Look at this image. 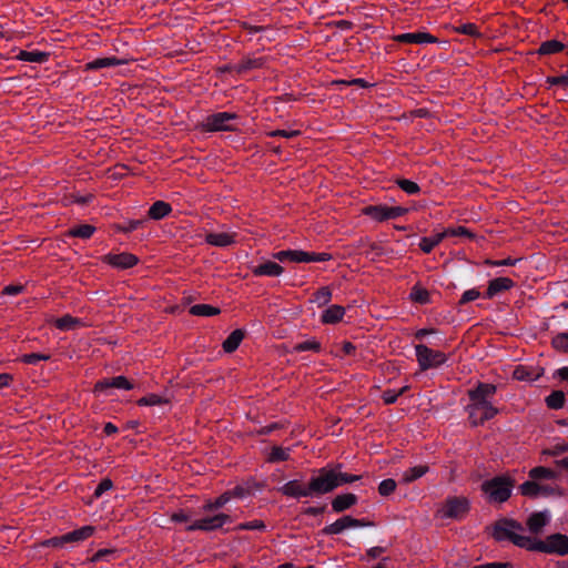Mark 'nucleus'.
Segmentation results:
<instances>
[{"mask_svg":"<svg viewBox=\"0 0 568 568\" xmlns=\"http://www.w3.org/2000/svg\"><path fill=\"white\" fill-rule=\"evenodd\" d=\"M496 393V386L488 383H479L476 388L468 392L469 404L466 406L469 422L473 426L484 424L498 413L491 398Z\"/></svg>","mask_w":568,"mask_h":568,"instance_id":"nucleus-1","label":"nucleus"},{"mask_svg":"<svg viewBox=\"0 0 568 568\" xmlns=\"http://www.w3.org/2000/svg\"><path fill=\"white\" fill-rule=\"evenodd\" d=\"M341 465L334 468H321L316 475L312 476L310 484L313 495H324L335 488L354 483L361 479L359 475H349L341 470Z\"/></svg>","mask_w":568,"mask_h":568,"instance_id":"nucleus-2","label":"nucleus"},{"mask_svg":"<svg viewBox=\"0 0 568 568\" xmlns=\"http://www.w3.org/2000/svg\"><path fill=\"white\" fill-rule=\"evenodd\" d=\"M523 531V526L517 521L503 519L494 526L493 537L497 541L509 540L520 548L531 550L535 538L524 535Z\"/></svg>","mask_w":568,"mask_h":568,"instance_id":"nucleus-3","label":"nucleus"},{"mask_svg":"<svg viewBox=\"0 0 568 568\" xmlns=\"http://www.w3.org/2000/svg\"><path fill=\"white\" fill-rule=\"evenodd\" d=\"M481 489L490 503H505L511 495L513 481L504 476L485 480Z\"/></svg>","mask_w":568,"mask_h":568,"instance_id":"nucleus-4","label":"nucleus"},{"mask_svg":"<svg viewBox=\"0 0 568 568\" xmlns=\"http://www.w3.org/2000/svg\"><path fill=\"white\" fill-rule=\"evenodd\" d=\"M232 523V517L224 513H204V516L193 520L186 526L187 531L201 530L205 532L219 530L225 524Z\"/></svg>","mask_w":568,"mask_h":568,"instance_id":"nucleus-5","label":"nucleus"},{"mask_svg":"<svg viewBox=\"0 0 568 568\" xmlns=\"http://www.w3.org/2000/svg\"><path fill=\"white\" fill-rule=\"evenodd\" d=\"M531 551H541L546 554L568 555V536L562 534H552L546 540L534 539Z\"/></svg>","mask_w":568,"mask_h":568,"instance_id":"nucleus-6","label":"nucleus"},{"mask_svg":"<svg viewBox=\"0 0 568 568\" xmlns=\"http://www.w3.org/2000/svg\"><path fill=\"white\" fill-rule=\"evenodd\" d=\"M415 355L422 371L437 368L447 362L445 353L432 349L424 344L415 346Z\"/></svg>","mask_w":568,"mask_h":568,"instance_id":"nucleus-7","label":"nucleus"},{"mask_svg":"<svg viewBox=\"0 0 568 568\" xmlns=\"http://www.w3.org/2000/svg\"><path fill=\"white\" fill-rule=\"evenodd\" d=\"M519 490L527 497H548L560 495L559 486L552 481H538V479H530L519 486Z\"/></svg>","mask_w":568,"mask_h":568,"instance_id":"nucleus-8","label":"nucleus"},{"mask_svg":"<svg viewBox=\"0 0 568 568\" xmlns=\"http://www.w3.org/2000/svg\"><path fill=\"white\" fill-rule=\"evenodd\" d=\"M469 510L466 497H448L437 514L442 519H462Z\"/></svg>","mask_w":568,"mask_h":568,"instance_id":"nucleus-9","label":"nucleus"},{"mask_svg":"<svg viewBox=\"0 0 568 568\" xmlns=\"http://www.w3.org/2000/svg\"><path fill=\"white\" fill-rule=\"evenodd\" d=\"M408 212L403 206H388L386 204L368 205L363 209V214L376 222L397 219Z\"/></svg>","mask_w":568,"mask_h":568,"instance_id":"nucleus-10","label":"nucleus"},{"mask_svg":"<svg viewBox=\"0 0 568 568\" xmlns=\"http://www.w3.org/2000/svg\"><path fill=\"white\" fill-rule=\"evenodd\" d=\"M235 113L217 112L207 115L202 122V129L206 132L231 131L234 129Z\"/></svg>","mask_w":568,"mask_h":568,"instance_id":"nucleus-11","label":"nucleus"},{"mask_svg":"<svg viewBox=\"0 0 568 568\" xmlns=\"http://www.w3.org/2000/svg\"><path fill=\"white\" fill-rule=\"evenodd\" d=\"M123 389L130 390L133 388V384L124 376H115L112 378H104L95 383L93 392L98 395L108 396L111 394V389Z\"/></svg>","mask_w":568,"mask_h":568,"instance_id":"nucleus-12","label":"nucleus"},{"mask_svg":"<svg viewBox=\"0 0 568 568\" xmlns=\"http://www.w3.org/2000/svg\"><path fill=\"white\" fill-rule=\"evenodd\" d=\"M94 532V527L92 526H83L79 529H75L73 531L67 532L62 535L61 537L53 538L50 540V544L53 546H61L67 542H80L89 537H91Z\"/></svg>","mask_w":568,"mask_h":568,"instance_id":"nucleus-13","label":"nucleus"},{"mask_svg":"<svg viewBox=\"0 0 568 568\" xmlns=\"http://www.w3.org/2000/svg\"><path fill=\"white\" fill-rule=\"evenodd\" d=\"M368 524H366L359 519H355L351 516H344V517L335 520L331 525L326 526L324 528V532L327 535H339L346 529L365 527Z\"/></svg>","mask_w":568,"mask_h":568,"instance_id":"nucleus-14","label":"nucleus"},{"mask_svg":"<svg viewBox=\"0 0 568 568\" xmlns=\"http://www.w3.org/2000/svg\"><path fill=\"white\" fill-rule=\"evenodd\" d=\"M103 261L112 267L126 270L136 265L139 258L131 253L123 252L119 254H108L104 256Z\"/></svg>","mask_w":568,"mask_h":568,"instance_id":"nucleus-15","label":"nucleus"},{"mask_svg":"<svg viewBox=\"0 0 568 568\" xmlns=\"http://www.w3.org/2000/svg\"><path fill=\"white\" fill-rule=\"evenodd\" d=\"M280 491L292 498H302V497H311L313 496V491L311 490V484L308 486H303L298 480L293 479L285 483Z\"/></svg>","mask_w":568,"mask_h":568,"instance_id":"nucleus-16","label":"nucleus"},{"mask_svg":"<svg viewBox=\"0 0 568 568\" xmlns=\"http://www.w3.org/2000/svg\"><path fill=\"white\" fill-rule=\"evenodd\" d=\"M396 42L400 43H415V44H428L437 42V39L428 32H407L400 33L394 37Z\"/></svg>","mask_w":568,"mask_h":568,"instance_id":"nucleus-17","label":"nucleus"},{"mask_svg":"<svg viewBox=\"0 0 568 568\" xmlns=\"http://www.w3.org/2000/svg\"><path fill=\"white\" fill-rule=\"evenodd\" d=\"M236 233L220 231L211 232L205 235V242L217 247H226L235 243Z\"/></svg>","mask_w":568,"mask_h":568,"instance_id":"nucleus-18","label":"nucleus"},{"mask_svg":"<svg viewBox=\"0 0 568 568\" xmlns=\"http://www.w3.org/2000/svg\"><path fill=\"white\" fill-rule=\"evenodd\" d=\"M551 515L548 510L531 514L527 519V527L530 532L539 534L550 523Z\"/></svg>","mask_w":568,"mask_h":568,"instance_id":"nucleus-19","label":"nucleus"},{"mask_svg":"<svg viewBox=\"0 0 568 568\" xmlns=\"http://www.w3.org/2000/svg\"><path fill=\"white\" fill-rule=\"evenodd\" d=\"M284 268L275 261H264L260 265L252 268L255 276L278 277L283 274Z\"/></svg>","mask_w":568,"mask_h":568,"instance_id":"nucleus-20","label":"nucleus"},{"mask_svg":"<svg viewBox=\"0 0 568 568\" xmlns=\"http://www.w3.org/2000/svg\"><path fill=\"white\" fill-rule=\"evenodd\" d=\"M514 285H515L514 281L509 277L494 278L488 283V287H487L485 295L487 298H493L500 292L508 291V290L513 288Z\"/></svg>","mask_w":568,"mask_h":568,"instance_id":"nucleus-21","label":"nucleus"},{"mask_svg":"<svg viewBox=\"0 0 568 568\" xmlns=\"http://www.w3.org/2000/svg\"><path fill=\"white\" fill-rule=\"evenodd\" d=\"M429 470V467L427 465H417L414 467H410L399 475V483L402 484H410L424 475H426Z\"/></svg>","mask_w":568,"mask_h":568,"instance_id":"nucleus-22","label":"nucleus"},{"mask_svg":"<svg viewBox=\"0 0 568 568\" xmlns=\"http://www.w3.org/2000/svg\"><path fill=\"white\" fill-rule=\"evenodd\" d=\"M357 503V497L354 494L337 495L332 501V508L335 513H342Z\"/></svg>","mask_w":568,"mask_h":568,"instance_id":"nucleus-23","label":"nucleus"},{"mask_svg":"<svg viewBox=\"0 0 568 568\" xmlns=\"http://www.w3.org/2000/svg\"><path fill=\"white\" fill-rule=\"evenodd\" d=\"M558 476L559 474L556 470L542 466L535 467L529 471V478L535 480L538 479V481L556 483Z\"/></svg>","mask_w":568,"mask_h":568,"instance_id":"nucleus-24","label":"nucleus"},{"mask_svg":"<svg viewBox=\"0 0 568 568\" xmlns=\"http://www.w3.org/2000/svg\"><path fill=\"white\" fill-rule=\"evenodd\" d=\"M345 315V308L341 305H331L328 306L321 316V321L324 324H336Z\"/></svg>","mask_w":568,"mask_h":568,"instance_id":"nucleus-25","label":"nucleus"},{"mask_svg":"<svg viewBox=\"0 0 568 568\" xmlns=\"http://www.w3.org/2000/svg\"><path fill=\"white\" fill-rule=\"evenodd\" d=\"M305 251L302 250H283L273 253V258L278 262L291 261L294 263H304Z\"/></svg>","mask_w":568,"mask_h":568,"instance_id":"nucleus-26","label":"nucleus"},{"mask_svg":"<svg viewBox=\"0 0 568 568\" xmlns=\"http://www.w3.org/2000/svg\"><path fill=\"white\" fill-rule=\"evenodd\" d=\"M122 64V61L115 57L97 58L85 64L87 70H100Z\"/></svg>","mask_w":568,"mask_h":568,"instance_id":"nucleus-27","label":"nucleus"},{"mask_svg":"<svg viewBox=\"0 0 568 568\" xmlns=\"http://www.w3.org/2000/svg\"><path fill=\"white\" fill-rule=\"evenodd\" d=\"M232 500V497L227 491L223 493L222 495H220L217 498H215L214 500H207L203 506H202V511L203 513H214L215 510L222 508L223 506H225L227 503H230Z\"/></svg>","mask_w":568,"mask_h":568,"instance_id":"nucleus-28","label":"nucleus"},{"mask_svg":"<svg viewBox=\"0 0 568 568\" xmlns=\"http://www.w3.org/2000/svg\"><path fill=\"white\" fill-rule=\"evenodd\" d=\"M445 237L444 231L437 232L430 236H425L419 242V247L424 253H430Z\"/></svg>","mask_w":568,"mask_h":568,"instance_id":"nucleus-29","label":"nucleus"},{"mask_svg":"<svg viewBox=\"0 0 568 568\" xmlns=\"http://www.w3.org/2000/svg\"><path fill=\"white\" fill-rule=\"evenodd\" d=\"M171 206L164 201L154 202L149 209V216L153 220H161L170 214Z\"/></svg>","mask_w":568,"mask_h":568,"instance_id":"nucleus-30","label":"nucleus"},{"mask_svg":"<svg viewBox=\"0 0 568 568\" xmlns=\"http://www.w3.org/2000/svg\"><path fill=\"white\" fill-rule=\"evenodd\" d=\"M54 325L57 328L63 332L73 331L77 327L82 325L81 320L73 317L71 315H64L54 321Z\"/></svg>","mask_w":568,"mask_h":568,"instance_id":"nucleus-31","label":"nucleus"},{"mask_svg":"<svg viewBox=\"0 0 568 568\" xmlns=\"http://www.w3.org/2000/svg\"><path fill=\"white\" fill-rule=\"evenodd\" d=\"M244 334L241 329L233 331L227 338L223 342V349L226 353L234 352L241 344Z\"/></svg>","mask_w":568,"mask_h":568,"instance_id":"nucleus-32","label":"nucleus"},{"mask_svg":"<svg viewBox=\"0 0 568 568\" xmlns=\"http://www.w3.org/2000/svg\"><path fill=\"white\" fill-rule=\"evenodd\" d=\"M170 399L158 394H148L138 400L140 406H163L169 405Z\"/></svg>","mask_w":568,"mask_h":568,"instance_id":"nucleus-33","label":"nucleus"},{"mask_svg":"<svg viewBox=\"0 0 568 568\" xmlns=\"http://www.w3.org/2000/svg\"><path fill=\"white\" fill-rule=\"evenodd\" d=\"M190 313L195 316H214L220 314V308L209 304H195L191 306Z\"/></svg>","mask_w":568,"mask_h":568,"instance_id":"nucleus-34","label":"nucleus"},{"mask_svg":"<svg viewBox=\"0 0 568 568\" xmlns=\"http://www.w3.org/2000/svg\"><path fill=\"white\" fill-rule=\"evenodd\" d=\"M546 404L551 409H560L565 405V394L561 390H554L546 397Z\"/></svg>","mask_w":568,"mask_h":568,"instance_id":"nucleus-35","label":"nucleus"},{"mask_svg":"<svg viewBox=\"0 0 568 568\" xmlns=\"http://www.w3.org/2000/svg\"><path fill=\"white\" fill-rule=\"evenodd\" d=\"M454 31L460 34L470 36L473 38H480L481 32L475 23H462L454 27Z\"/></svg>","mask_w":568,"mask_h":568,"instance_id":"nucleus-36","label":"nucleus"},{"mask_svg":"<svg viewBox=\"0 0 568 568\" xmlns=\"http://www.w3.org/2000/svg\"><path fill=\"white\" fill-rule=\"evenodd\" d=\"M551 344L556 351L568 353V332H561L555 335Z\"/></svg>","mask_w":568,"mask_h":568,"instance_id":"nucleus-37","label":"nucleus"},{"mask_svg":"<svg viewBox=\"0 0 568 568\" xmlns=\"http://www.w3.org/2000/svg\"><path fill=\"white\" fill-rule=\"evenodd\" d=\"M95 227L90 224H82L70 230V235L81 239H89L94 233Z\"/></svg>","mask_w":568,"mask_h":568,"instance_id":"nucleus-38","label":"nucleus"},{"mask_svg":"<svg viewBox=\"0 0 568 568\" xmlns=\"http://www.w3.org/2000/svg\"><path fill=\"white\" fill-rule=\"evenodd\" d=\"M332 300V292L328 287H322L317 292L313 294L312 302L316 303L318 306H324L329 303Z\"/></svg>","mask_w":568,"mask_h":568,"instance_id":"nucleus-39","label":"nucleus"},{"mask_svg":"<svg viewBox=\"0 0 568 568\" xmlns=\"http://www.w3.org/2000/svg\"><path fill=\"white\" fill-rule=\"evenodd\" d=\"M564 49V44L556 40H549L546 42H542L539 47V53L540 54H552L560 52Z\"/></svg>","mask_w":568,"mask_h":568,"instance_id":"nucleus-40","label":"nucleus"},{"mask_svg":"<svg viewBox=\"0 0 568 568\" xmlns=\"http://www.w3.org/2000/svg\"><path fill=\"white\" fill-rule=\"evenodd\" d=\"M290 453H291L290 448H283L280 446H275L272 448V450L270 453L268 460L272 463L287 460L290 458Z\"/></svg>","mask_w":568,"mask_h":568,"instance_id":"nucleus-41","label":"nucleus"},{"mask_svg":"<svg viewBox=\"0 0 568 568\" xmlns=\"http://www.w3.org/2000/svg\"><path fill=\"white\" fill-rule=\"evenodd\" d=\"M410 298L419 304H426L429 302V293L423 287L414 286L410 292Z\"/></svg>","mask_w":568,"mask_h":568,"instance_id":"nucleus-42","label":"nucleus"},{"mask_svg":"<svg viewBox=\"0 0 568 568\" xmlns=\"http://www.w3.org/2000/svg\"><path fill=\"white\" fill-rule=\"evenodd\" d=\"M295 352H320L321 351V344L316 339H307L304 342H301L294 346Z\"/></svg>","mask_w":568,"mask_h":568,"instance_id":"nucleus-43","label":"nucleus"},{"mask_svg":"<svg viewBox=\"0 0 568 568\" xmlns=\"http://www.w3.org/2000/svg\"><path fill=\"white\" fill-rule=\"evenodd\" d=\"M18 58L28 62H42L45 58V53L39 51H21Z\"/></svg>","mask_w":568,"mask_h":568,"instance_id":"nucleus-44","label":"nucleus"},{"mask_svg":"<svg viewBox=\"0 0 568 568\" xmlns=\"http://www.w3.org/2000/svg\"><path fill=\"white\" fill-rule=\"evenodd\" d=\"M397 185L404 191L406 192L407 194H417L420 189L418 186V184L414 181H410V180H406V179H402V180H398L397 181Z\"/></svg>","mask_w":568,"mask_h":568,"instance_id":"nucleus-45","label":"nucleus"},{"mask_svg":"<svg viewBox=\"0 0 568 568\" xmlns=\"http://www.w3.org/2000/svg\"><path fill=\"white\" fill-rule=\"evenodd\" d=\"M50 359L49 354H42V353H30L24 354L21 357V361L26 364L37 365L40 361H48Z\"/></svg>","mask_w":568,"mask_h":568,"instance_id":"nucleus-46","label":"nucleus"},{"mask_svg":"<svg viewBox=\"0 0 568 568\" xmlns=\"http://www.w3.org/2000/svg\"><path fill=\"white\" fill-rule=\"evenodd\" d=\"M304 263L311 262H326L332 260V255L326 252L315 253V252H305Z\"/></svg>","mask_w":568,"mask_h":568,"instance_id":"nucleus-47","label":"nucleus"},{"mask_svg":"<svg viewBox=\"0 0 568 568\" xmlns=\"http://www.w3.org/2000/svg\"><path fill=\"white\" fill-rule=\"evenodd\" d=\"M396 481L392 478L384 479L378 485V493L382 496H388L396 489Z\"/></svg>","mask_w":568,"mask_h":568,"instance_id":"nucleus-48","label":"nucleus"},{"mask_svg":"<svg viewBox=\"0 0 568 568\" xmlns=\"http://www.w3.org/2000/svg\"><path fill=\"white\" fill-rule=\"evenodd\" d=\"M406 386L400 389H387L383 393L382 398L385 404H393L397 400V398L406 390Z\"/></svg>","mask_w":568,"mask_h":568,"instance_id":"nucleus-49","label":"nucleus"},{"mask_svg":"<svg viewBox=\"0 0 568 568\" xmlns=\"http://www.w3.org/2000/svg\"><path fill=\"white\" fill-rule=\"evenodd\" d=\"M265 524L262 520L255 519L247 523H242L235 527V530H264Z\"/></svg>","mask_w":568,"mask_h":568,"instance_id":"nucleus-50","label":"nucleus"},{"mask_svg":"<svg viewBox=\"0 0 568 568\" xmlns=\"http://www.w3.org/2000/svg\"><path fill=\"white\" fill-rule=\"evenodd\" d=\"M445 237L448 236H467L473 237L471 232L465 226L448 227L444 230Z\"/></svg>","mask_w":568,"mask_h":568,"instance_id":"nucleus-51","label":"nucleus"},{"mask_svg":"<svg viewBox=\"0 0 568 568\" xmlns=\"http://www.w3.org/2000/svg\"><path fill=\"white\" fill-rule=\"evenodd\" d=\"M116 550L115 549H100L98 550L94 556L92 557V561H101V560H111L112 558H115Z\"/></svg>","mask_w":568,"mask_h":568,"instance_id":"nucleus-52","label":"nucleus"},{"mask_svg":"<svg viewBox=\"0 0 568 568\" xmlns=\"http://www.w3.org/2000/svg\"><path fill=\"white\" fill-rule=\"evenodd\" d=\"M480 296V292L477 288H469L465 291L459 300V304L464 305L469 302L477 300Z\"/></svg>","mask_w":568,"mask_h":568,"instance_id":"nucleus-53","label":"nucleus"},{"mask_svg":"<svg viewBox=\"0 0 568 568\" xmlns=\"http://www.w3.org/2000/svg\"><path fill=\"white\" fill-rule=\"evenodd\" d=\"M113 487L112 480L109 478H105L100 481V484L97 486L94 490L95 497H101L105 491L110 490Z\"/></svg>","mask_w":568,"mask_h":568,"instance_id":"nucleus-54","label":"nucleus"},{"mask_svg":"<svg viewBox=\"0 0 568 568\" xmlns=\"http://www.w3.org/2000/svg\"><path fill=\"white\" fill-rule=\"evenodd\" d=\"M229 493H230L232 499L233 498L243 499L250 495V490L246 487L241 486V485L234 487L233 489H230Z\"/></svg>","mask_w":568,"mask_h":568,"instance_id":"nucleus-55","label":"nucleus"},{"mask_svg":"<svg viewBox=\"0 0 568 568\" xmlns=\"http://www.w3.org/2000/svg\"><path fill=\"white\" fill-rule=\"evenodd\" d=\"M300 134V131L297 130H274L268 132L270 136H281L285 139H291L294 136H297Z\"/></svg>","mask_w":568,"mask_h":568,"instance_id":"nucleus-56","label":"nucleus"},{"mask_svg":"<svg viewBox=\"0 0 568 568\" xmlns=\"http://www.w3.org/2000/svg\"><path fill=\"white\" fill-rule=\"evenodd\" d=\"M519 260L518 258H510V257H507L505 260H500V261H490V260H487L486 261V264L487 265H490V266H514L516 265V263L518 262Z\"/></svg>","mask_w":568,"mask_h":568,"instance_id":"nucleus-57","label":"nucleus"},{"mask_svg":"<svg viewBox=\"0 0 568 568\" xmlns=\"http://www.w3.org/2000/svg\"><path fill=\"white\" fill-rule=\"evenodd\" d=\"M142 225V221L140 220H129L124 223L123 226H121V231L123 232H132L136 229H139Z\"/></svg>","mask_w":568,"mask_h":568,"instance_id":"nucleus-58","label":"nucleus"},{"mask_svg":"<svg viewBox=\"0 0 568 568\" xmlns=\"http://www.w3.org/2000/svg\"><path fill=\"white\" fill-rule=\"evenodd\" d=\"M515 378L519 381H532L534 377L527 373L525 367H518L514 371Z\"/></svg>","mask_w":568,"mask_h":568,"instance_id":"nucleus-59","label":"nucleus"},{"mask_svg":"<svg viewBox=\"0 0 568 568\" xmlns=\"http://www.w3.org/2000/svg\"><path fill=\"white\" fill-rule=\"evenodd\" d=\"M473 568H514L510 562H486L474 566Z\"/></svg>","mask_w":568,"mask_h":568,"instance_id":"nucleus-60","label":"nucleus"},{"mask_svg":"<svg viewBox=\"0 0 568 568\" xmlns=\"http://www.w3.org/2000/svg\"><path fill=\"white\" fill-rule=\"evenodd\" d=\"M23 290H24L23 285H7L3 288V294L14 296V295L22 293Z\"/></svg>","mask_w":568,"mask_h":568,"instance_id":"nucleus-61","label":"nucleus"},{"mask_svg":"<svg viewBox=\"0 0 568 568\" xmlns=\"http://www.w3.org/2000/svg\"><path fill=\"white\" fill-rule=\"evenodd\" d=\"M171 520L174 523H187L190 520V516L185 511L180 510L172 514Z\"/></svg>","mask_w":568,"mask_h":568,"instance_id":"nucleus-62","label":"nucleus"},{"mask_svg":"<svg viewBox=\"0 0 568 568\" xmlns=\"http://www.w3.org/2000/svg\"><path fill=\"white\" fill-rule=\"evenodd\" d=\"M260 65V62L257 60H247V61H244L242 62L240 65H239V71L242 72V71H246V70H250V69H253V68H256Z\"/></svg>","mask_w":568,"mask_h":568,"instance_id":"nucleus-63","label":"nucleus"},{"mask_svg":"<svg viewBox=\"0 0 568 568\" xmlns=\"http://www.w3.org/2000/svg\"><path fill=\"white\" fill-rule=\"evenodd\" d=\"M556 375L561 378L562 381L568 382V366H564L559 369H557Z\"/></svg>","mask_w":568,"mask_h":568,"instance_id":"nucleus-64","label":"nucleus"}]
</instances>
